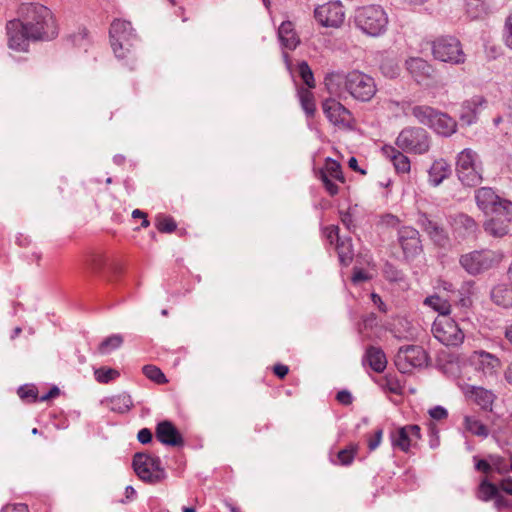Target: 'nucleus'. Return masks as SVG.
Listing matches in <instances>:
<instances>
[{
    "label": "nucleus",
    "instance_id": "nucleus-46",
    "mask_svg": "<svg viewBox=\"0 0 512 512\" xmlns=\"http://www.w3.org/2000/svg\"><path fill=\"white\" fill-rule=\"evenodd\" d=\"M143 374L150 380L156 382L157 384H164L167 382V379L164 373L155 365H145L142 368Z\"/></svg>",
    "mask_w": 512,
    "mask_h": 512
},
{
    "label": "nucleus",
    "instance_id": "nucleus-1",
    "mask_svg": "<svg viewBox=\"0 0 512 512\" xmlns=\"http://www.w3.org/2000/svg\"><path fill=\"white\" fill-rule=\"evenodd\" d=\"M18 13L26 24L31 40H51L58 34V27L49 8L39 3H23Z\"/></svg>",
    "mask_w": 512,
    "mask_h": 512
},
{
    "label": "nucleus",
    "instance_id": "nucleus-56",
    "mask_svg": "<svg viewBox=\"0 0 512 512\" xmlns=\"http://www.w3.org/2000/svg\"><path fill=\"white\" fill-rule=\"evenodd\" d=\"M383 436V430L381 428L375 431L374 438L370 439L368 442V447L371 451L375 450L381 443Z\"/></svg>",
    "mask_w": 512,
    "mask_h": 512
},
{
    "label": "nucleus",
    "instance_id": "nucleus-59",
    "mask_svg": "<svg viewBox=\"0 0 512 512\" xmlns=\"http://www.w3.org/2000/svg\"><path fill=\"white\" fill-rule=\"evenodd\" d=\"M499 488L505 493L512 496V478L507 477L500 481Z\"/></svg>",
    "mask_w": 512,
    "mask_h": 512
},
{
    "label": "nucleus",
    "instance_id": "nucleus-34",
    "mask_svg": "<svg viewBox=\"0 0 512 512\" xmlns=\"http://www.w3.org/2000/svg\"><path fill=\"white\" fill-rule=\"evenodd\" d=\"M323 174L341 183L345 182L340 163L330 157L326 158L324 167L321 168L317 173V175Z\"/></svg>",
    "mask_w": 512,
    "mask_h": 512
},
{
    "label": "nucleus",
    "instance_id": "nucleus-58",
    "mask_svg": "<svg viewBox=\"0 0 512 512\" xmlns=\"http://www.w3.org/2000/svg\"><path fill=\"white\" fill-rule=\"evenodd\" d=\"M369 279V276L362 269H354L352 275V282L354 284H358L360 282L366 281Z\"/></svg>",
    "mask_w": 512,
    "mask_h": 512
},
{
    "label": "nucleus",
    "instance_id": "nucleus-22",
    "mask_svg": "<svg viewBox=\"0 0 512 512\" xmlns=\"http://www.w3.org/2000/svg\"><path fill=\"white\" fill-rule=\"evenodd\" d=\"M156 438L159 442L167 446L181 447L184 445V439L176 426L168 420L161 421L155 429Z\"/></svg>",
    "mask_w": 512,
    "mask_h": 512
},
{
    "label": "nucleus",
    "instance_id": "nucleus-12",
    "mask_svg": "<svg viewBox=\"0 0 512 512\" xmlns=\"http://www.w3.org/2000/svg\"><path fill=\"white\" fill-rule=\"evenodd\" d=\"M501 212L488 215L483 223L485 233L493 238H502L509 233V225L512 222V202H505Z\"/></svg>",
    "mask_w": 512,
    "mask_h": 512
},
{
    "label": "nucleus",
    "instance_id": "nucleus-21",
    "mask_svg": "<svg viewBox=\"0 0 512 512\" xmlns=\"http://www.w3.org/2000/svg\"><path fill=\"white\" fill-rule=\"evenodd\" d=\"M469 360L475 369L482 372L485 376L495 375L501 365L497 356L483 350L474 351L470 355Z\"/></svg>",
    "mask_w": 512,
    "mask_h": 512
},
{
    "label": "nucleus",
    "instance_id": "nucleus-39",
    "mask_svg": "<svg viewBox=\"0 0 512 512\" xmlns=\"http://www.w3.org/2000/svg\"><path fill=\"white\" fill-rule=\"evenodd\" d=\"M124 342L123 336L120 334H113L105 338L97 348V351L101 355H108L112 351L120 348Z\"/></svg>",
    "mask_w": 512,
    "mask_h": 512
},
{
    "label": "nucleus",
    "instance_id": "nucleus-53",
    "mask_svg": "<svg viewBox=\"0 0 512 512\" xmlns=\"http://www.w3.org/2000/svg\"><path fill=\"white\" fill-rule=\"evenodd\" d=\"M428 413L430 417L435 420H442L448 416L447 410L442 406H435L431 408Z\"/></svg>",
    "mask_w": 512,
    "mask_h": 512
},
{
    "label": "nucleus",
    "instance_id": "nucleus-16",
    "mask_svg": "<svg viewBox=\"0 0 512 512\" xmlns=\"http://www.w3.org/2000/svg\"><path fill=\"white\" fill-rule=\"evenodd\" d=\"M6 30L8 35L9 48L16 51H26L28 48V41L31 37L26 29V24L23 19H13L7 22Z\"/></svg>",
    "mask_w": 512,
    "mask_h": 512
},
{
    "label": "nucleus",
    "instance_id": "nucleus-33",
    "mask_svg": "<svg viewBox=\"0 0 512 512\" xmlns=\"http://www.w3.org/2000/svg\"><path fill=\"white\" fill-rule=\"evenodd\" d=\"M336 250L340 263L344 266H348L354 258L351 238L338 239V242H336Z\"/></svg>",
    "mask_w": 512,
    "mask_h": 512
},
{
    "label": "nucleus",
    "instance_id": "nucleus-36",
    "mask_svg": "<svg viewBox=\"0 0 512 512\" xmlns=\"http://www.w3.org/2000/svg\"><path fill=\"white\" fill-rule=\"evenodd\" d=\"M423 303L424 305L438 312V316L450 315L451 305L449 303V300L440 297L438 294L426 297Z\"/></svg>",
    "mask_w": 512,
    "mask_h": 512
},
{
    "label": "nucleus",
    "instance_id": "nucleus-63",
    "mask_svg": "<svg viewBox=\"0 0 512 512\" xmlns=\"http://www.w3.org/2000/svg\"><path fill=\"white\" fill-rule=\"evenodd\" d=\"M438 289H442L447 292H454V286L452 283L446 280H439L437 284Z\"/></svg>",
    "mask_w": 512,
    "mask_h": 512
},
{
    "label": "nucleus",
    "instance_id": "nucleus-45",
    "mask_svg": "<svg viewBox=\"0 0 512 512\" xmlns=\"http://www.w3.org/2000/svg\"><path fill=\"white\" fill-rule=\"evenodd\" d=\"M119 371L113 368L100 367L94 371V376L97 382L107 384L110 381L118 378Z\"/></svg>",
    "mask_w": 512,
    "mask_h": 512
},
{
    "label": "nucleus",
    "instance_id": "nucleus-60",
    "mask_svg": "<svg viewBox=\"0 0 512 512\" xmlns=\"http://www.w3.org/2000/svg\"><path fill=\"white\" fill-rule=\"evenodd\" d=\"M273 372L276 376L283 379L289 372V368L287 365L284 364H276L273 367Z\"/></svg>",
    "mask_w": 512,
    "mask_h": 512
},
{
    "label": "nucleus",
    "instance_id": "nucleus-4",
    "mask_svg": "<svg viewBox=\"0 0 512 512\" xmlns=\"http://www.w3.org/2000/svg\"><path fill=\"white\" fill-rule=\"evenodd\" d=\"M458 179L466 186L474 187L482 181V162L479 155L470 148L462 150L456 161Z\"/></svg>",
    "mask_w": 512,
    "mask_h": 512
},
{
    "label": "nucleus",
    "instance_id": "nucleus-15",
    "mask_svg": "<svg viewBox=\"0 0 512 512\" xmlns=\"http://www.w3.org/2000/svg\"><path fill=\"white\" fill-rule=\"evenodd\" d=\"M477 207L485 214L490 215L501 212L506 208L505 202L509 200L500 197L491 187H481L475 191Z\"/></svg>",
    "mask_w": 512,
    "mask_h": 512
},
{
    "label": "nucleus",
    "instance_id": "nucleus-3",
    "mask_svg": "<svg viewBox=\"0 0 512 512\" xmlns=\"http://www.w3.org/2000/svg\"><path fill=\"white\" fill-rule=\"evenodd\" d=\"M503 259V251L484 248L461 255L459 263L468 274L475 276L498 267Z\"/></svg>",
    "mask_w": 512,
    "mask_h": 512
},
{
    "label": "nucleus",
    "instance_id": "nucleus-51",
    "mask_svg": "<svg viewBox=\"0 0 512 512\" xmlns=\"http://www.w3.org/2000/svg\"><path fill=\"white\" fill-rule=\"evenodd\" d=\"M505 44L512 49V13L507 17L504 27Z\"/></svg>",
    "mask_w": 512,
    "mask_h": 512
},
{
    "label": "nucleus",
    "instance_id": "nucleus-64",
    "mask_svg": "<svg viewBox=\"0 0 512 512\" xmlns=\"http://www.w3.org/2000/svg\"><path fill=\"white\" fill-rule=\"evenodd\" d=\"M372 297V301L375 305L378 306V308L382 311V312H386V305L384 304V302L382 301L381 297L378 295V294H375L373 293L371 295Z\"/></svg>",
    "mask_w": 512,
    "mask_h": 512
},
{
    "label": "nucleus",
    "instance_id": "nucleus-62",
    "mask_svg": "<svg viewBox=\"0 0 512 512\" xmlns=\"http://www.w3.org/2000/svg\"><path fill=\"white\" fill-rule=\"evenodd\" d=\"M475 467L477 470L484 473H489L492 469L491 465L486 460H479Z\"/></svg>",
    "mask_w": 512,
    "mask_h": 512
},
{
    "label": "nucleus",
    "instance_id": "nucleus-48",
    "mask_svg": "<svg viewBox=\"0 0 512 512\" xmlns=\"http://www.w3.org/2000/svg\"><path fill=\"white\" fill-rule=\"evenodd\" d=\"M299 75L302 78L303 82L309 87H315V80L313 76V72L306 61H301L298 64Z\"/></svg>",
    "mask_w": 512,
    "mask_h": 512
},
{
    "label": "nucleus",
    "instance_id": "nucleus-54",
    "mask_svg": "<svg viewBox=\"0 0 512 512\" xmlns=\"http://www.w3.org/2000/svg\"><path fill=\"white\" fill-rule=\"evenodd\" d=\"M1 512H29V509L24 503H14L4 506Z\"/></svg>",
    "mask_w": 512,
    "mask_h": 512
},
{
    "label": "nucleus",
    "instance_id": "nucleus-19",
    "mask_svg": "<svg viewBox=\"0 0 512 512\" xmlns=\"http://www.w3.org/2000/svg\"><path fill=\"white\" fill-rule=\"evenodd\" d=\"M398 241L406 258H414L423 250L419 231L411 226L398 230Z\"/></svg>",
    "mask_w": 512,
    "mask_h": 512
},
{
    "label": "nucleus",
    "instance_id": "nucleus-27",
    "mask_svg": "<svg viewBox=\"0 0 512 512\" xmlns=\"http://www.w3.org/2000/svg\"><path fill=\"white\" fill-rule=\"evenodd\" d=\"M430 128L433 129L437 134L449 137L456 132L457 123L448 114L437 110Z\"/></svg>",
    "mask_w": 512,
    "mask_h": 512
},
{
    "label": "nucleus",
    "instance_id": "nucleus-9",
    "mask_svg": "<svg viewBox=\"0 0 512 512\" xmlns=\"http://www.w3.org/2000/svg\"><path fill=\"white\" fill-rule=\"evenodd\" d=\"M431 331L440 343L448 347L461 345L465 338L459 325L448 315L438 316L432 324Z\"/></svg>",
    "mask_w": 512,
    "mask_h": 512
},
{
    "label": "nucleus",
    "instance_id": "nucleus-42",
    "mask_svg": "<svg viewBox=\"0 0 512 512\" xmlns=\"http://www.w3.org/2000/svg\"><path fill=\"white\" fill-rule=\"evenodd\" d=\"M381 73L390 79L396 78L400 74V67L394 58H383L380 63Z\"/></svg>",
    "mask_w": 512,
    "mask_h": 512
},
{
    "label": "nucleus",
    "instance_id": "nucleus-61",
    "mask_svg": "<svg viewBox=\"0 0 512 512\" xmlns=\"http://www.w3.org/2000/svg\"><path fill=\"white\" fill-rule=\"evenodd\" d=\"M60 393V390L58 387L53 386L46 394L39 397L40 402H45L50 400L51 398H54L58 396Z\"/></svg>",
    "mask_w": 512,
    "mask_h": 512
},
{
    "label": "nucleus",
    "instance_id": "nucleus-55",
    "mask_svg": "<svg viewBox=\"0 0 512 512\" xmlns=\"http://www.w3.org/2000/svg\"><path fill=\"white\" fill-rule=\"evenodd\" d=\"M152 432L148 428H142L137 434V439L142 444H148L152 441Z\"/></svg>",
    "mask_w": 512,
    "mask_h": 512
},
{
    "label": "nucleus",
    "instance_id": "nucleus-29",
    "mask_svg": "<svg viewBox=\"0 0 512 512\" xmlns=\"http://www.w3.org/2000/svg\"><path fill=\"white\" fill-rule=\"evenodd\" d=\"M363 363H367L373 371L381 373L386 368L387 359L385 353L381 348L369 346L366 349V353L363 358Z\"/></svg>",
    "mask_w": 512,
    "mask_h": 512
},
{
    "label": "nucleus",
    "instance_id": "nucleus-37",
    "mask_svg": "<svg viewBox=\"0 0 512 512\" xmlns=\"http://www.w3.org/2000/svg\"><path fill=\"white\" fill-rule=\"evenodd\" d=\"M489 0H465L466 13L471 19H478L488 12Z\"/></svg>",
    "mask_w": 512,
    "mask_h": 512
},
{
    "label": "nucleus",
    "instance_id": "nucleus-30",
    "mask_svg": "<svg viewBox=\"0 0 512 512\" xmlns=\"http://www.w3.org/2000/svg\"><path fill=\"white\" fill-rule=\"evenodd\" d=\"M491 300L497 306L512 309V284H498L491 290Z\"/></svg>",
    "mask_w": 512,
    "mask_h": 512
},
{
    "label": "nucleus",
    "instance_id": "nucleus-8",
    "mask_svg": "<svg viewBox=\"0 0 512 512\" xmlns=\"http://www.w3.org/2000/svg\"><path fill=\"white\" fill-rule=\"evenodd\" d=\"M344 86L354 99L361 102L370 101L377 91L374 79L358 70L351 71L344 77Z\"/></svg>",
    "mask_w": 512,
    "mask_h": 512
},
{
    "label": "nucleus",
    "instance_id": "nucleus-41",
    "mask_svg": "<svg viewBox=\"0 0 512 512\" xmlns=\"http://www.w3.org/2000/svg\"><path fill=\"white\" fill-rule=\"evenodd\" d=\"M464 425L466 430L476 436L487 437L489 434L487 426L475 417L465 416Z\"/></svg>",
    "mask_w": 512,
    "mask_h": 512
},
{
    "label": "nucleus",
    "instance_id": "nucleus-23",
    "mask_svg": "<svg viewBox=\"0 0 512 512\" xmlns=\"http://www.w3.org/2000/svg\"><path fill=\"white\" fill-rule=\"evenodd\" d=\"M486 103L487 101L482 95H474L465 100L461 105L460 120L468 126L476 123L479 112Z\"/></svg>",
    "mask_w": 512,
    "mask_h": 512
},
{
    "label": "nucleus",
    "instance_id": "nucleus-40",
    "mask_svg": "<svg viewBox=\"0 0 512 512\" xmlns=\"http://www.w3.org/2000/svg\"><path fill=\"white\" fill-rule=\"evenodd\" d=\"M359 450L358 444L351 443L347 447L341 449L337 453V462L335 464H339L342 466H349L353 463L355 456L357 455Z\"/></svg>",
    "mask_w": 512,
    "mask_h": 512
},
{
    "label": "nucleus",
    "instance_id": "nucleus-5",
    "mask_svg": "<svg viewBox=\"0 0 512 512\" xmlns=\"http://www.w3.org/2000/svg\"><path fill=\"white\" fill-rule=\"evenodd\" d=\"M431 51L434 59L454 65L463 64L466 55L462 44L454 36H441L431 42Z\"/></svg>",
    "mask_w": 512,
    "mask_h": 512
},
{
    "label": "nucleus",
    "instance_id": "nucleus-32",
    "mask_svg": "<svg viewBox=\"0 0 512 512\" xmlns=\"http://www.w3.org/2000/svg\"><path fill=\"white\" fill-rule=\"evenodd\" d=\"M104 403L111 411L121 414L129 412L133 407L132 398L126 392L111 396Z\"/></svg>",
    "mask_w": 512,
    "mask_h": 512
},
{
    "label": "nucleus",
    "instance_id": "nucleus-2",
    "mask_svg": "<svg viewBox=\"0 0 512 512\" xmlns=\"http://www.w3.org/2000/svg\"><path fill=\"white\" fill-rule=\"evenodd\" d=\"M354 24L363 34L380 37L387 31L388 16L381 6L366 5L355 10Z\"/></svg>",
    "mask_w": 512,
    "mask_h": 512
},
{
    "label": "nucleus",
    "instance_id": "nucleus-7",
    "mask_svg": "<svg viewBox=\"0 0 512 512\" xmlns=\"http://www.w3.org/2000/svg\"><path fill=\"white\" fill-rule=\"evenodd\" d=\"M395 144L404 152L421 155L429 151L431 138L421 127H406L397 136Z\"/></svg>",
    "mask_w": 512,
    "mask_h": 512
},
{
    "label": "nucleus",
    "instance_id": "nucleus-31",
    "mask_svg": "<svg viewBox=\"0 0 512 512\" xmlns=\"http://www.w3.org/2000/svg\"><path fill=\"white\" fill-rule=\"evenodd\" d=\"M278 38L281 44L289 50H294L300 43V39L294 30L291 21H284L278 29Z\"/></svg>",
    "mask_w": 512,
    "mask_h": 512
},
{
    "label": "nucleus",
    "instance_id": "nucleus-50",
    "mask_svg": "<svg viewBox=\"0 0 512 512\" xmlns=\"http://www.w3.org/2000/svg\"><path fill=\"white\" fill-rule=\"evenodd\" d=\"M317 176L330 196H335L339 193V186L335 183L336 180L331 177H327L325 174Z\"/></svg>",
    "mask_w": 512,
    "mask_h": 512
},
{
    "label": "nucleus",
    "instance_id": "nucleus-11",
    "mask_svg": "<svg viewBox=\"0 0 512 512\" xmlns=\"http://www.w3.org/2000/svg\"><path fill=\"white\" fill-rule=\"evenodd\" d=\"M428 359V354L422 347L409 345L399 348L395 365L401 373H409L413 368L427 365Z\"/></svg>",
    "mask_w": 512,
    "mask_h": 512
},
{
    "label": "nucleus",
    "instance_id": "nucleus-14",
    "mask_svg": "<svg viewBox=\"0 0 512 512\" xmlns=\"http://www.w3.org/2000/svg\"><path fill=\"white\" fill-rule=\"evenodd\" d=\"M416 224L429 236L438 246L444 247L448 244L449 237L446 229L440 220L425 212H418Z\"/></svg>",
    "mask_w": 512,
    "mask_h": 512
},
{
    "label": "nucleus",
    "instance_id": "nucleus-24",
    "mask_svg": "<svg viewBox=\"0 0 512 512\" xmlns=\"http://www.w3.org/2000/svg\"><path fill=\"white\" fill-rule=\"evenodd\" d=\"M403 152L391 145L382 147V154L393 164L398 174H408L411 170L410 159Z\"/></svg>",
    "mask_w": 512,
    "mask_h": 512
},
{
    "label": "nucleus",
    "instance_id": "nucleus-13",
    "mask_svg": "<svg viewBox=\"0 0 512 512\" xmlns=\"http://www.w3.org/2000/svg\"><path fill=\"white\" fill-rule=\"evenodd\" d=\"M316 20L324 27L338 28L345 19V11L340 1H330L314 10Z\"/></svg>",
    "mask_w": 512,
    "mask_h": 512
},
{
    "label": "nucleus",
    "instance_id": "nucleus-18",
    "mask_svg": "<svg viewBox=\"0 0 512 512\" xmlns=\"http://www.w3.org/2000/svg\"><path fill=\"white\" fill-rule=\"evenodd\" d=\"M405 69L409 75L418 83L424 84L432 80L435 76V68L427 60L421 57H409L404 63Z\"/></svg>",
    "mask_w": 512,
    "mask_h": 512
},
{
    "label": "nucleus",
    "instance_id": "nucleus-10",
    "mask_svg": "<svg viewBox=\"0 0 512 512\" xmlns=\"http://www.w3.org/2000/svg\"><path fill=\"white\" fill-rule=\"evenodd\" d=\"M132 464L135 473L144 482L155 484L166 477L158 457H153L146 453H136Z\"/></svg>",
    "mask_w": 512,
    "mask_h": 512
},
{
    "label": "nucleus",
    "instance_id": "nucleus-26",
    "mask_svg": "<svg viewBox=\"0 0 512 512\" xmlns=\"http://www.w3.org/2000/svg\"><path fill=\"white\" fill-rule=\"evenodd\" d=\"M452 227L455 233L462 238L475 236L478 231L477 222L467 214H457L453 218Z\"/></svg>",
    "mask_w": 512,
    "mask_h": 512
},
{
    "label": "nucleus",
    "instance_id": "nucleus-6",
    "mask_svg": "<svg viewBox=\"0 0 512 512\" xmlns=\"http://www.w3.org/2000/svg\"><path fill=\"white\" fill-rule=\"evenodd\" d=\"M111 47L115 56L124 59L131 52L136 34L128 21L114 20L109 30Z\"/></svg>",
    "mask_w": 512,
    "mask_h": 512
},
{
    "label": "nucleus",
    "instance_id": "nucleus-20",
    "mask_svg": "<svg viewBox=\"0 0 512 512\" xmlns=\"http://www.w3.org/2000/svg\"><path fill=\"white\" fill-rule=\"evenodd\" d=\"M328 120L336 126L349 127L352 122L351 112L335 99H327L322 104Z\"/></svg>",
    "mask_w": 512,
    "mask_h": 512
},
{
    "label": "nucleus",
    "instance_id": "nucleus-35",
    "mask_svg": "<svg viewBox=\"0 0 512 512\" xmlns=\"http://www.w3.org/2000/svg\"><path fill=\"white\" fill-rule=\"evenodd\" d=\"M437 110L427 105H416L412 107L411 114L417 119L420 124L430 127Z\"/></svg>",
    "mask_w": 512,
    "mask_h": 512
},
{
    "label": "nucleus",
    "instance_id": "nucleus-52",
    "mask_svg": "<svg viewBox=\"0 0 512 512\" xmlns=\"http://www.w3.org/2000/svg\"><path fill=\"white\" fill-rule=\"evenodd\" d=\"M324 235L329 240V242L332 244L334 240L338 242V239H341L339 237V228L336 225H330L324 228Z\"/></svg>",
    "mask_w": 512,
    "mask_h": 512
},
{
    "label": "nucleus",
    "instance_id": "nucleus-38",
    "mask_svg": "<svg viewBox=\"0 0 512 512\" xmlns=\"http://www.w3.org/2000/svg\"><path fill=\"white\" fill-rule=\"evenodd\" d=\"M499 488L489 482L487 479H483L476 491V497L484 502H488L490 500H493L498 495Z\"/></svg>",
    "mask_w": 512,
    "mask_h": 512
},
{
    "label": "nucleus",
    "instance_id": "nucleus-47",
    "mask_svg": "<svg viewBox=\"0 0 512 512\" xmlns=\"http://www.w3.org/2000/svg\"><path fill=\"white\" fill-rule=\"evenodd\" d=\"M155 226L161 233H172L177 228V224L174 219L166 216H158L155 221Z\"/></svg>",
    "mask_w": 512,
    "mask_h": 512
},
{
    "label": "nucleus",
    "instance_id": "nucleus-44",
    "mask_svg": "<svg viewBox=\"0 0 512 512\" xmlns=\"http://www.w3.org/2000/svg\"><path fill=\"white\" fill-rule=\"evenodd\" d=\"M299 96L301 106L305 113L307 114V116L313 117L316 111V105L313 94L308 90H301L299 92Z\"/></svg>",
    "mask_w": 512,
    "mask_h": 512
},
{
    "label": "nucleus",
    "instance_id": "nucleus-28",
    "mask_svg": "<svg viewBox=\"0 0 512 512\" xmlns=\"http://www.w3.org/2000/svg\"><path fill=\"white\" fill-rule=\"evenodd\" d=\"M451 174V166L444 159L435 160L428 170L429 183L437 187Z\"/></svg>",
    "mask_w": 512,
    "mask_h": 512
},
{
    "label": "nucleus",
    "instance_id": "nucleus-49",
    "mask_svg": "<svg viewBox=\"0 0 512 512\" xmlns=\"http://www.w3.org/2000/svg\"><path fill=\"white\" fill-rule=\"evenodd\" d=\"M105 263L104 256L100 253L91 254L86 260V265L93 271H99Z\"/></svg>",
    "mask_w": 512,
    "mask_h": 512
},
{
    "label": "nucleus",
    "instance_id": "nucleus-57",
    "mask_svg": "<svg viewBox=\"0 0 512 512\" xmlns=\"http://www.w3.org/2000/svg\"><path fill=\"white\" fill-rule=\"evenodd\" d=\"M336 399L343 405H350L353 400L351 393L347 390L339 391L336 395Z\"/></svg>",
    "mask_w": 512,
    "mask_h": 512
},
{
    "label": "nucleus",
    "instance_id": "nucleus-17",
    "mask_svg": "<svg viewBox=\"0 0 512 512\" xmlns=\"http://www.w3.org/2000/svg\"><path fill=\"white\" fill-rule=\"evenodd\" d=\"M420 431L421 429L418 425H406L398 428L390 435L392 446L407 453L420 440Z\"/></svg>",
    "mask_w": 512,
    "mask_h": 512
},
{
    "label": "nucleus",
    "instance_id": "nucleus-43",
    "mask_svg": "<svg viewBox=\"0 0 512 512\" xmlns=\"http://www.w3.org/2000/svg\"><path fill=\"white\" fill-rule=\"evenodd\" d=\"M17 394L19 398L27 403H35L39 401L37 387L33 384H25L18 388Z\"/></svg>",
    "mask_w": 512,
    "mask_h": 512
},
{
    "label": "nucleus",
    "instance_id": "nucleus-25",
    "mask_svg": "<svg viewBox=\"0 0 512 512\" xmlns=\"http://www.w3.org/2000/svg\"><path fill=\"white\" fill-rule=\"evenodd\" d=\"M465 395L469 397L475 404L480 406L483 410L491 411L495 394L488 389L480 386H468Z\"/></svg>",
    "mask_w": 512,
    "mask_h": 512
}]
</instances>
